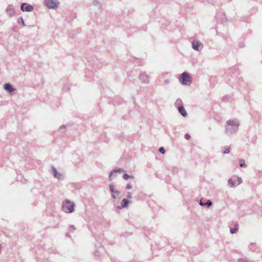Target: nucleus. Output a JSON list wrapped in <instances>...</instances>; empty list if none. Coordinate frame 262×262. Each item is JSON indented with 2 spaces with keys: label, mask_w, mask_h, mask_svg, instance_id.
<instances>
[{
  "label": "nucleus",
  "mask_w": 262,
  "mask_h": 262,
  "mask_svg": "<svg viewBox=\"0 0 262 262\" xmlns=\"http://www.w3.org/2000/svg\"><path fill=\"white\" fill-rule=\"evenodd\" d=\"M74 203L66 200L62 204V210L66 213H72L74 210Z\"/></svg>",
  "instance_id": "f03ea898"
},
{
  "label": "nucleus",
  "mask_w": 262,
  "mask_h": 262,
  "mask_svg": "<svg viewBox=\"0 0 262 262\" xmlns=\"http://www.w3.org/2000/svg\"><path fill=\"white\" fill-rule=\"evenodd\" d=\"M127 198H128L129 199H130L132 198V193L131 192H127Z\"/></svg>",
  "instance_id": "bb28decb"
},
{
  "label": "nucleus",
  "mask_w": 262,
  "mask_h": 262,
  "mask_svg": "<svg viewBox=\"0 0 262 262\" xmlns=\"http://www.w3.org/2000/svg\"><path fill=\"white\" fill-rule=\"evenodd\" d=\"M17 21H18V23L19 24H21L23 26H26L25 24V22H24V19L23 18V17H19L18 20H17Z\"/></svg>",
  "instance_id": "aec40b11"
},
{
  "label": "nucleus",
  "mask_w": 262,
  "mask_h": 262,
  "mask_svg": "<svg viewBox=\"0 0 262 262\" xmlns=\"http://www.w3.org/2000/svg\"><path fill=\"white\" fill-rule=\"evenodd\" d=\"M178 111L180 112V113L183 116V117H186L187 115V114L183 105L179 106H178Z\"/></svg>",
  "instance_id": "f8f14e48"
},
{
  "label": "nucleus",
  "mask_w": 262,
  "mask_h": 262,
  "mask_svg": "<svg viewBox=\"0 0 262 262\" xmlns=\"http://www.w3.org/2000/svg\"><path fill=\"white\" fill-rule=\"evenodd\" d=\"M52 172L55 178L58 179V180L62 179V174L58 172L56 169L54 167H52Z\"/></svg>",
  "instance_id": "6e6552de"
},
{
  "label": "nucleus",
  "mask_w": 262,
  "mask_h": 262,
  "mask_svg": "<svg viewBox=\"0 0 262 262\" xmlns=\"http://www.w3.org/2000/svg\"><path fill=\"white\" fill-rule=\"evenodd\" d=\"M238 262H246L244 259H239Z\"/></svg>",
  "instance_id": "2f4dec72"
},
{
  "label": "nucleus",
  "mask_w": 262,
  "mask_h": 262,
  "mask_svg": "<svg viewBox=\"0 0 262 262\" xmlns=\"http://www.w3.org/2000/svg\"><path fill=\"white\" fill-rule=\"evenodd\" d=\"M230 147L229 146H226L225 147V150L223 152V153L224 154H229L230 152Z\"/></svg>",
  "instance_id": "6ab92c4d"
},
{
  "label": "nucleus",
  "mask_w": 262,
  "mask_h": 262,
  "mask_svg": "<svg viewBox=\"0 0 262 262\" xmlns=\"http://www.w3.org/2000/svg\"><path fill=\"white\" fill-rule=\"evenodd\" d=\"M159 151L160 152L162 153V154L165 153V150H164V147H160L159 148Z\"/></svg>",
  "instance_id": "393cba45"
},
{
  "label": "nucleus",
  "mask_w": 262,
  "mask_h": 262,
  "mask_svg": "<svg viewBox=\"0 0 262 262\" xmlns=\"http://www.w3.org/2000/svg\"><path fill=\"white\" fill-rule=\"evenodd\" d=\"M237 183H236V185H238L240 184L241 183H242V178H237Z\"/></svg>",
  "instance_id": "b1692460"
},
{
  "label": "nucleus",
  "mask_w": 262,
  "mask_h": 262,
  "mask_svg": "<svg viewBox=\"0 0 262 262\" xmlns=\"http://www.w3.org/2000/svg\"><path fill=\"white\" fill-rule=\"evenodd\" d=\"M132 188V186L130 184H128L126 186V188L127 189H131Z\"/></svg>",
  "instance_id": "c85d7f7f"
},
{
  "label": "nucleus",
  "mask_w": 262,
  "mask_h": 262,
  "mask_svg": "<svg viewBox=\"0 0 262 262\" xmlns=\"http://www.w3.org/2000/svg\"><path fill=\"white\" fill-rule=\"evenodd\" d=\"M239 125V123L237 119L227 121L225 126L226 133L231 135L236 133L238 129Z\"/></svg>",
  "instance_id": "f257e3e1"
},
{
  "label": "nucleus",
  "mask_w": 262,
  "mask_h": 262,
  "mask_svg": "<svg viewBox=\"0 0 262 262\" xmlns=\"http://www.w3.org/2000/svg\"><path fill=\"white\" fill-rule=\"evenodd\" d=\"M109 187H110V191H111L112 194H114L117 190L115 189L114 186L113 184H110Z\"/></svg>",
  "instance_id": "a211bd4d"
},
{
  "label": "nucleus",
  "mask_w": 262,
  "mask_h": 262,
  "mask_svg": "<svg viewBox=\"0 0 262 262\" xmlns=\"http://www.w3.org/2000/svg\"><path fill=\"white\" fill-rule=\"evenodd\" d=\"M239 164L241 167H246L247 166L245 164V160L243 159H240L239 160Z\"/></svg>",
  "instance_id": "f3484780"
},
{
  "label": "nucleus",
  "mask_w": 262,
  "mask_h": 262,
  "mask_svg": "<svg viewBox=\"0 0 262 262\" xmlns=\"http://www.w3.org/2000/svg\"><path fill=\"white\" fill-rule=\"evenodd\" d=\"M128 203H129V202L127 200H126L125 199H124L122 201V202H121V206H118L117 208L121 209L122 208H124V207L127 206V205H128Z\"/></svg>",
  "instance_id": "ddd939ff"
},
{
  "label": "nucleus",
  "mask_w": 262,
  "mask_h": 262,
  "mask_svg": "<svg viewBox=\"0 0 262 262\" xmlns=\"http://www.w3.org/2000/svg\"><path fill=\"white\" fill-rule=\"evenodd\" d=\"M200 205L201 206H204V203H203L202 201L201 200L200 201Z\"/></svg>",
  "instance_id": "7c9ffc66"
},
{
  "label": "nucleus",
  "mask_w": 262,
  "mask_h": 262,
  "mask_svg": "<svg viewBox=\"0 0 262 262\" xmlns=\"http://www.w3.org/2000/svg\"><path fill=\"white\" fill-rule=\"evenodd\" d=\"M62 127H64V126L62 125V126L60 127V128H62Z\"/></svg>",
  "instance_id": "473e14b6"
},
{
  "label": "nucleus",
  "mask_w": 262,
  "mask_h": 262,
  "mask_svg": "<svg viewBox=\"0 0 262 262\" xmlns=\"http://www.w3.org/2000/svg\"><path fill=\"white\" fill-rule=\"evenodd\" d=\"M228 184L231 187H234L236 185V181L233 182L232 179H230L228 180Z\"/></svg>",
  "instance_id": "dca6fc26"
},
{
  "label": "nucleus",
  "mask_w": 262,
  "mask_h": 262,
  "mask_svg": "<svg viewBox=\"0 0 262 262\" xmlns=\"http://www.w3.org/2000/svg\"><path fill=\"white\" fill-rule=\"evenodd\" d=\"M123 178L124 180H127L128 178H133V177L132 176H129L128 174L127 173H125L123 176Z\"/></svg>",
  "instance_id": "4be33fe9"
},
{
  "label": "nucleus",
  "mask_w": 262,
  "mask_h": 262,
  "mask_svg": "<svg viewBox=\"0 0 262 262\" xmlns=\"http://www.w3.org/2000/svg\"><path fill=\"white\" fill-rule=\"evenodd\" d=\"M20 9L23 11L31 12L33 10V7L26 3H23L21 5Z\"/></svg>",
  "instance_id": "423d86ee"
},
{
  "label": "nucleus",
  "mask_w": 262,
  "mask_h": 262,
  "mask_svg": "<svg viewBox=\"0 0 262 262\" xmlns=\"http://www.w3.org/2000/svg\"><path fill=\"white\" fill-rule=\"evenodd\" d=\"M239 228L238 224L237 223H235L234 225V228H230V232L232 234H234L237 232L238 229Z\"/></svg>",
  "instance_id": "4468645a"
},
{
  "label": "nucleus",
  "mask_w": 262,
  "mask_h": 262,
  "mask_svg": "<svg viewBox=\"0 0 262 262\" xmlns=\"http://www.w3.org/2000/svg\"><path fill=\"white\" fill-rule=\"evenodd\" d=\"M139 79L143 82L147 83L149 82V76L145 72H141L139 75Z\"/></svg>",
  "instance_id": "0eeeda50"
},
{
  "label": "nucleus",
  "mask_w": 262,
  "mask_h": 262,
  "mask_svg": "<svg viewBox=\"0 0 262 262\" xmlns=\"http://www.w3.org/2000/svg\"><path fill=\"white\" fill-rule=\"evenodd\" d=\"M185 138L186 140H189L190 138V136L189 134H186L185 135Z\"/></svg>",
  "instance_id": "a878e982"
},
{
  "label": "nucleus",
  "mask_w": 262,
  "mask_h": 262,
  "mask_svg": "<svg viewBox=\"0 0 262 262\" xmlns=\"http://www.w3.org/2000/svg\"><path fill=\"white\" fill-rule=\"evenodd\" d=\"M180 81L183 85H187L191 83V78L187 73L184 72L180 76Z\"/></svg>",
  "instance_id": "7ed1b4c3"
},
{
  "label": "nucleus",
  "mask_w": 262,
  "mask_h": 262,
  "mask_svg": "<svg viewBox=\"0 0 262 262\" xmlns=\"http://www.w3.org/2000/svg\"><path fill=\"white\" fill-rule=\"evenodd\" d=\"M4 88L7 92L10 94L12 93L15 90V89L12 87V86L10 83L5 84Z\"/></svg>",
  "instance_id": "1a4fd4ad"
},
{
  "label": "nucleus",
  "mask_w": 262,
  "mask_h": 262,
  "mask_svg": "<svg viewBox=\"0 0 262 262\" xmlns=\"http://www.w3.org/2000/svg\"><path fill=\"white\" fill-rule=\"evenodd\" d=\"M182 103V101L181 99H177L176 101V105L178 106V107L179 106H181L180 104H181Z\"/></svg>",
  "instance_id": "5701e85b"
},
{
  "label": "nucleus",
  "mask_w": 262,
  "mask_h": 262,
  "mask_svg": "<svg viewBox=\"0 0 262 262\" xmlns=\"http://www.w3.org/2000/svg\"><path fill=\"white\" fill-rule=\"evenodd\" d=\"M122 171H124V170L122 168H117L111 171L109 174L110 180H111L114 177H116V175L114 174L115 173Z\"/></svg>",
  "instance_id": "9b49d317"
},
{
  "label": "nucleus",
  "mask_w": 262,
  "mask_h": 262,
  "mask_svg": "<svg viewBox=\"0 0 262 262\" xmlns=\"http://www.w3.org/2000/svg\"><path fill=\"white\" fill-rule=\"evenodd\" d=\"M203 47V44L199 41L194 40L192 42V48L197 51H201Z\"/></svg>",
  "instance_id": "39448f33"
},
{
  "label": "nucleus",
  "mask_w": 262,
  "mask_h": 262,
  "mask_svg": "<svg viewBox=\"0 0 262 262\" xmlns=\"http://www.w3.org/2000/svg\"><path fill=\"white\" fill-rule=\"evenodd\" d=\"M120 191H119L118 190H116V192L114 194H112V197L114 200H115L118 198V196L120 195Z\"/></svg>",
  "instance_id": "2eb2a0df"
},
{
  "label": "nucleus",
  "mask_w": 262,
  "mask_h": 262,
  "mask_svg": "<svg viewBox=\"0 0 262 262\" xmlns=\"http://www.w3.org/2000/svg\"><path fill=\"white\" fill-rule=\"evenodd\" d=\"M212 205V202L210 200H207L206 203L204 204V206H206L207 207H209Z\"/></svg>",
  "instance_id": "412c9836"
},
{
  "label": "nucleus",
  "mask_w": 262,
  "mask_h": 262,
  "mask_svg": "<svg viewBox=\"0 0 262 262\" xmlns=\"http://www.w3.org/2000/svg\"><path fill=\"white\" fill-rule=\"evenodd\" d=\"M254 247H255V245L254 244H252L250 245V248L251 249H253V250H254L253 249Z\"/></svg>",
  "instance_id": "c756f323"
},
{
  "label": "nucleus",
  "mask_w": 262,
  "mask_h": 262,
  "mask_svg": "<svg viewBox=\"0 0 262 262\" xmlns=\"http://www.w3.org/2000/svg\"><path fill=\"white\" fill-rule=\"evenodd\" d=\"M6 12L10 16L13 15L15 12L13 6L12 5L8 6L6 9Z\"/></svg>",
  "instance_id": "9d476101"
},
{
  "label": "nucleus",
  "mask_w": 262,
  "mask_h": 262,
  "mask_svg": "<svg viewBox=\"0 0 262 262\" xmlns=\"http://www.w3.org/2000/svg\"><path fill=\"white\" fill-rule=\"evenodd\" d=\"M59 3L57 0H45V5L48 8L50 9H53L55 7H58Z\"/></svg>",
  "instance_id": "20e7f679"
},
{
  "label": "nucleus",
  "mask_w": 262,
  "mask_h": 262,
  "mask_svg": "<svg viewBox=\"0 0 262 262\" xmlns=\"http://www.w3.org/2000/svg\"><path fill=\"white\" fill-rule=\"evenodd\" d=\"M69 230L70 231H72L73 230H75V228L73 226H69Z\"/></svg>",
  "instance_id": "cd10ccee"
}]
</instances>
